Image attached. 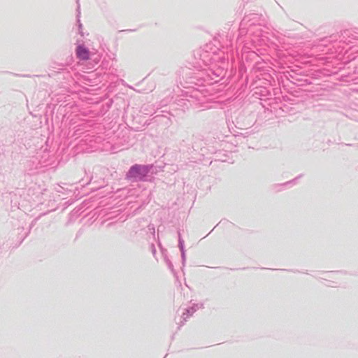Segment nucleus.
I'll return each mask as SVG.
<instances>
[{"label":"nucleus","mask_w":358,"mask_h":358,"mask_svg":"<svg viewBox=\"0 0 358 358\" xmlns=\"http://www.w3.org/2000/svg\"><path fill=\"white\" fill-rule=\"evenodd\" d=\"M76 55L80 59L87 60L90 59V53L87 48L83 45H79L76 49Z\"/></svg>","instance_id":"1"},{"label":"nucleus","mask_w":358,"mask_h":358,"mask_svg":"<svg viewBox=\"0 0 358 358\" xmlns=\"http://www.w3.org/2000/svg\"><path fill=\"white\" fill-rule=\"evenodd\" d=\"M140 170H141L140 166H138V165L134 166L130 169V170L129 171V175L130 176H135L137 173H139Z\"/></svg>","instance_id":"2"}]
</instances>
